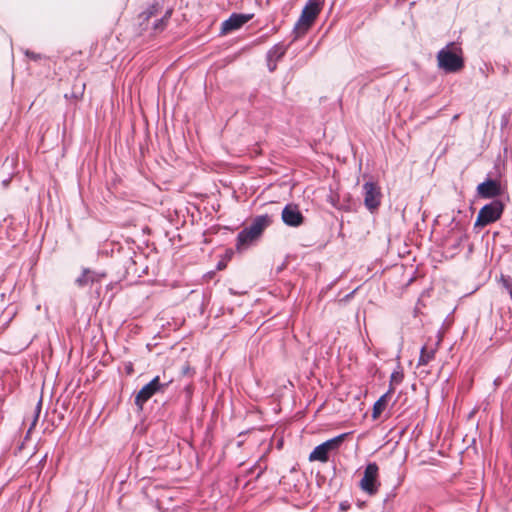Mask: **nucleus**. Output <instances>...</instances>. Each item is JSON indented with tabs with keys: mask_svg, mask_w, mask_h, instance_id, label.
Wrapping results in <instances>:
<instances>
[{
	"mask_svg": "<svg viewBox=\"0 0 512 512\" xmlns=\"http://www.w3.org/2000/svg\"><path fill=\"white\" fill-rule=\"evenodd\" d=\"M173 9L171 7L165 8V0H153V2L148 5V7L139 14V24L142 30L148 29L149 20L152 17H157L161 15L160 18H157L153 24L152 29L155 32H162L171 18Z\"/></svg>",
	"mask_w": 512,
	"mask_h": 512,
	"instance_id": "nucleus-1",
	"label": "nucleus"
},
{
	"mask_svg": "<svg viewBox=\"0 0 512 512\" xmlns=\"http://www.w3.org/2000/svg\"><path fill=\"white\" fill-rule=\"evenodd\" d=\"M324 4V0H308L306 5L304 6L301 15L298 21L295 23L292 35L293 39L291 41L294 42L304 34L308 32V30L313 25L315 19L321 11V8Z\"/></svg>",
	"mask_w": 512,
	"mask_h": 512,
	"instance_id": "nucleus-2",
	"label": "nucleus"
},
{
	"mask_svg": "<svg viewBox=\"0 0 512 512\" xmlns=\"http://www.w3.org/2000/svg\"><path fill=\"white\" fill-rule=\"evenodd\" d=\"M404 379V374L401 370H395L391 373L389 387L399 385Z\"/></svg>",
	"mask_w": 512,
	"mask_h": 512,
	"instance_id": "nucleus-19",
	"label": "nucleus"
},
{
	"mask_svg": "<svg viewBox=\"0 0 512 512\" xmlns=\"http://www.w3.org/2000/svg\"><path fill=\"white\" fill-rule=\"evenodd\" d=\"M438 66L446 73H455L464 67L462 50L455 48L454 43L448 44L437 54Z\"/></svg>",
	"mask_w": 512,
	"mask_h": 512,
	"instance_id": "nucleus-3",
	"label": "nucleus"
},
{
	"mask_svg": "<svg viewBox=\"0 0 512 512\" xmlns=\"http://www.w3.org/2000/svg\"><path fill=\"white\" fill-rule=\"evenodd\" d=\"M364 205L371 212L378 210L381 204L382 193L380 187L371 181L363 184Z\"/></svg>",
	"mask_w": 512,
	"mask_h": 512,
	"instance_id": "nucleus-9",
	"label": "nucleus"
},
{
	"mask_svg": "<svg viewBox=\"0 0 512 512\" xmlns=\"http://www.w3.org/2000/svg\"><path fill=\"white\" fill-rule=\"evenodd\" d=\"M282 221L289 227H299L304 223L305 217L295 204H287L281 213Z\"/></svg>",
	"mask_w": 512,
	"mask_h": 512,
	"instance_id": "nucleus-10",
	"label": "nucleus"
},
{
	"mask_svg": "<svg viewBox=\"0 0 512 512\" xmlns=\"http://www.w3.org/2000/svg\"><path fill=\"white\" fill-rule=\"evenodd\" d=\"M24 54L31 60L33 61H39L41 59L44 58V56L42 54H39V53H35L33 51H30V50H25L24 51Z\"/></svg>",
	"mask_w": 512,
	"mask_h": 512,
	"instance_id": "nucleus-20",
	"label": "nucleus"
},
{
	"mask_svg": "<svg viewBox=\"0 0 512 512\" xmlns=\"http://www.w3.org/2000/svg\"><path fill=\"white\" fill-rule=\"evenodd\" d=\"M435 353L436 348H428L427 346H423L420 350L418 366L427 365L431 360L434 359Z\"/></svg>",
	"mask_w": 512,
	"mask_h": 512,
	"instance_id": "nucleus-18",
	"label": "nucleus"
},
{
	"mask_svg": "<svg viewBox=\"0 0 512 512\" xmlns=\"http://www.w3.org/2000/svg\"><path fill=\"white\" fill-rule=\"evenodd\" d=\"M107 274L105 272L94 271L89 268H83L82 273L75 279V284L79 288L92 286L95 283H101Z\"/></svg>",
	"mask_w": 512,
	"mask_h": 512,
	"instance_id": "nucleus-12",
	"label": "nucleus"
},
{
	"mask_svg": "<svg viewBox=\"0 0 512 512\" xmlns=\"http://www.w3.org/2000/svg\"><path fill=\"white\" fill-rule=\"evenodd\" d=\"M394 387H389L388 391L383 394L373 405L372 418L377 419L387 406V399L394 392Z\"/></svg>",
	"mask_w": 512,
	"mask_h": 512,
	"instance_id": "nucleus-15",
	"label": "nucleus"
},
{
	"mask_svg": "<svg viewBox=\"0 0 512 512\" xmlns=\"http://www.w3.org/2000/svg\"><path fill=\"white\" fill-rule=\"evenodd\" d=\"M332 203H333V207H336L338 209H342V207L337 206L334 202H332Z\"/></svg>",
	"mask_w": 512,
	"mask_h": 512,
	"instance_id": "nucleus-27",
	"label": "nucleus"
},
{
	"mask_svg": "<svg viewBox=\"0 0 512 512\" xmlns=\"http://www.w3.org/2000/svg\"><path fill=\"white\" fill-rule=\"evenodd\" d=\"M272 217L268 214L256 216L248 226L250 233L259 237L263 231L272 224Z\"/></svg>",
	"mask_w": 512,
	"mask_h": 512,
	"instance_id": "nucleus-14",
	"label": "nucleus"
},
{
	"mask_svg": "<svg viewBox=\"0 0 512 512\" xmlns=\"http://www.w3.org/2000/svg\"><path fill=\"white\" fill-rule=\"evenodd\" d=\"M266 62L267 67L270 72H274L277 68V61H275L273 58H270L266 55Z\"/></svg>",
	"mask_w": 512,
	"mask_h": 512,
	"instance_id": "nucleus-22",
	"label": "nucleus"
},
{
	"mask_svg": "<svg viewBox=\"0 0 512 512\" xmlns=\"http://www.w3.org/2000/svg\"><path fill=\"white\" fill-rule=\"evenodd\" d=\"M476 190L477 194L484 199H494L502 194L500 182L489 177L482 183L478 184Z\"/></svg>",
	"mask_w": 512,
	"mask_h": 512,
	"instance_id": "nucleus-11",
	"label": "nucleus"
},
{
	"mask_svg": "<svg viewBox=\"0 0 512 512\" xmlns=\"http://www.w3.org/2000/svg\"><path fill=\"white\" fill-rule=\"evenodd\" d=\"M504 212V203L499 199H494L485 204L478 212L474 228L488 226L499 220Z\"/></svg>",
	"mask_w": 512,
	"mask_h": 512,
	"instance_id": "nucleus-5",
	"label": "nucleus"
},
{
	"mask_svg": "<svg viewBox=\"0 0 512 512\" xmlns=\"http://www.w3.org/2000/svg\"><path fill=\"white\" fill-rule=\"evenodd\" d=\"M467 239L468 234L466 226L460 221L453 219L451 228L444 239L446 252L449 253L451 257L455 256L460 252L462 243Z\"/></svg>",
	"mask_w": 512,
	"mask_h": 512,
	"instance_id": "nucleus-4",
	"label": "nucleus"
},
{
	"mask_svg": "<svg viewBox=\"0 0 512 512\" xmlns=\"http://www.w3.org/2000/svg\"><path fill=\"white\" fill-rule=\"evenodd\" d=\"M339 508L342 511H346V510H348L350 508V504H349L348 501H343V502L340 503Z\"/></svg>",
	"mask_w": 512,
	"mask_h": 512,
	"instance_id": "nucleus-24",
	"label": "nucleus"
},
{
	"mask_svg": "<svg viewBox=\"0 0 512 512\" xmlns=\"http://www.w3.org/2000/svg\"><path fill=\"white\" fill-rule=\"evenodd\" d=\"M290 44L285 45L282 42L275 44L267 51V56L273 58L275 61H279L286 54Z\"/></svg>",
	"mask_w": 512,
	"mask_h": 512,
	"instance_id": "nucleus-17",
	"label": "nucleus"
},
{
	"mask_svg": "<svg viewBox=\"0 0 512 512\" xmlns=\"http://www.w3.org/2000/svg\"><path fill=\"white\" fill-rule=\"evenodd\" d=\"M378 471V465L375 462H370L366 465L363 477L360 480V488L369 495H375L380 487Z\"/></svg>",
	"mask_w": 512,
	"mask_h": 512,
	"instance_id": "nucleus-8",
	"label": "nucleus"
},
{
	"mask_svg": "<svg viewBox=\"0 0 512 512\" xmlns=\"http://www.w3.org/2000/svg\"><path fill=\"white\" fill-rule=\"evenodd\" d=\"M252 14L233 13L227 20L222 23L221 33L226 34L241 28L244 24L252 19Z\"/></svg>",
	"mask_w": 512,
	"mask_h": 512,
	"instance_id": "nucleus-13",
	"label": "nucleus"
},
{
	"mask_svg": "<svg viewBox=\"0 0 512 512\" xmlns=\"http://www.w3.org/2000/svg\"><path fill=\"white\" fill-rule=\"evenodd\" d=\"M41 406H42V402H41V400H39L37 405H36V407H35V416H34V420L32 422V426H34L35 423L38 420V417H39V414H40V411H41Z\"/></svg>",
	"mask_w": 512,
	"mask_h": 512,
	"instance_id": "nucleus-23",
	"label": "nucleus"
},
{
	"mask_svg": "<svg viewBox=\"0 0 512 512\" xmlns=\"http://www.w3.org/2000/svg\"><path fill=\"white\" fill-rule=\"evenodd\" d=\"M135 264H136V261H135L133 258H131V257H130V258H129V260H128V262H127V264L125 265V267H126V272H127L128 274H130V273L136 274V273H137V270H136V269H133V267L135 266Z\"/></svg>",
	"mask_w": 512,
	"mask_h": 512,
	"instance_id": "nucleus-21",
	"label": "nucleus"
},
{
	"mask_svg": "<svg viewBox=\"0 0 512 512\" xmlns=\"http://www.w3.org/2000/svg\"><path fill=\"white\" fill-rule=\"evenodd\" d=\"M347 435V433H342L317 445L310 453L309 461L327 462L329 453L338 450Z\"/></svg>",
	"mask_w": 512,
	"mask_h": 512,
	"instance_id": "nucleus-7",
	"label": "nucleus"
},
{
	"mask_svg": "<svg viewBox=\"0 0 512 512\" xmlns=\"http://www.w3.org/2000/svg\"><path fill=\"white\" fill-rule=\"evenodd\" d=\"M257 238L258 237L256 235H254L252 232L250 233V229L248 227H245L237 235L236 247L239 250L242 247L249 245L251 242H253Z\"/></svg>",
	"mask_w": 512,
	"mask_h": 512,
	"instance_id": "nucleus-16",
	"label": "nucleus"
},
{
	"mask_svg": "<svg viewBox=\"0 0 512 512\" xmlns=\"http://www.w3.org/2000/svg\"><path fill=\"white\" fill-rule=\"evenodd\" d=\"M262 473H263V470H260V472L257 474L256 478H259Z\"/></svg>",
	"mask_w": 512,
	"mask_h": 512,
	"instance_id": "nucleus-26",
	"label": "nucleus"
},
{
	"mask_svg": "<svg viewBox=\"0 0 512 512\" xmlns=\"http://www.w3.org/2000/svg\"><path fill=\"white\" fill-rule=\"evenodd\" d=\"M190 370H191L190 367L187 365V366L183 367L182 372H183V374H187L190 372Z\"/></svg>",
	"mask_w": 512,
	"mask_h": 512,
	"instance_id": "nucleus-25",
	"label": "nucleus"
},
{
	"mask_svg": "<svg viewBox=\"0 0 512 512\" xmlns=\"http://www.w3.org/2000/svg\"><path fill=\"white\" fill-rule=\"evenodd\" d=\"M171 381L162 383L160 376H155L149 383L144 385L135 396V405L139 410H143L145 403L150 400L154 395L161 392L164 393L168 388Z\"/></svg>",
	"mask_w": 512,
	"mask_h": 512,
	"instance_id": "nucleus-6",
	"label": "nucleus"
}]
</instances>
